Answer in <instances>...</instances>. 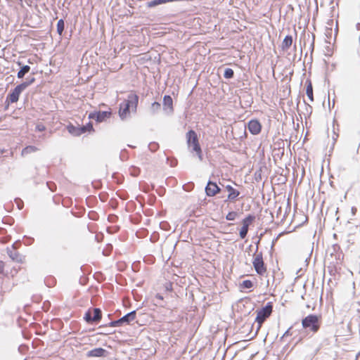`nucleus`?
Masks as SVG:
<instances>
[{
  "label": "nucleus",
  "instance_id": "19",
  "mask_svg": "<svg viewBox=\"0 0 360 360\" xmlns=\"http://www.w3.org/2000/svg\"><path fill=\"white\" fill-rule=\"evenodd\" d=\"M306 94L311 101H314L313 87L309 79L306 81Z\"/></svg>",
  "mask_w": 360,
  "mask_h": 360
},
{
  "label": "nucleus",
  "instance_id": "23",
  "mask_svg": "<svg viewBox=\"0 0 360 360\" xmlns=\"http://www.w3.org/2000/svg\"><path fill=\"white\" fill-rule=\"evenodd\" d=\"M160 108H161V105L160 103L153 102L151 104L150 110L151 113L154 115V114H156L157 112H158L160 111Z\"/></svg>",
  "mask_w": 360,
  "mask_h": 360
},
{
  "label": "nucleus",
  "instance_id": "29",
  "mask_svg": "<svg viewBox=\"0 0 360 360\" xmlns=\"http://www.w3.org/2000/svg\"><path fill=\"white\" fill-rule=\"evenodd\" d=\"M237 216H238V214H237L236 212L231 211V212H229L226 214V219L228 220V221H233V220L236 219Z\"/></svg>",
  "mask_w": 360,
  "mask_h": 360
},
{
  "label": "nucleus",
  "instance_id": "5",
  "mask_svg": "<svg viewBox=\"0 0 360 360\" xmlns=\"http://www.w3.org/2000/svg\"><path fill=\"white\" fill-rule=\"evenodd\" d=\"M273 311V304L271 302H267L266 304L257 311V316L255 322L257 323V330L259 329L262 324L270 316Z\"/></svg>",
  "mask_w": 360,
  "mask_h": 360
},
{
  "label": "nucleus",
  "instance_id": "16",
  "mask_svg": "<svg viewBox=\"0 0 360 360\" xmlns=\"http://www.w3.org/2000/svg\"><path fill=\"white\" fill-rule=\"evenodd\" d=\"M17 64L20 68V70L18 72L17 77L18 79H22L25 75L30 72V67L27 65H22L21 62H18Z\"/></svg>",
  "mask_w": 360,
  "mask_h": 360
},
{
  "label": "nucleus",
  "instance_id": "13",
  "mask_svg": "<svg viewBox=\"0 0 360 360\" xmlns=\"http://www.w3.org/2000/svg\"><path fill=\"white\" fill-rule=\"evenodd\" d=\"M7 254L13 262L18 263H22L23 262V257L16 251L14 244L11 248H7Z\"/></svg>",
  "mask_w": 360,
  "mask_h": 360
},
{
  "label": "nucleus",
  "instance_id": "47",
  "mask_svg": "<svg viewBox=\"0 0 360 360\" xmlns=\"http://www.w3.org/2000/svg\"><path fill=\"white\" fill-rule=\"evenodd\" d=\"M311 46V49L313 50L314 49V41L312 42Z\"/></svg>",
  "mask_w": 360,
  "mask_h": 360
},
{
  "label": "nucleus",
  "instance_id": "37",
  "mask_svg": "<svg viewBox=\"0 0 360 360\" xmlns=\"http://www.w3.org/2000/svg\"><path fill=\"white\" fill-rule=\"evenodd\" d=\"M140 172L139 169L137 168H133V172H131V174L134 176H138Z\"/></svg>",
  "mask_w": 360,
  "mask_h": 360
},
{
  "label": "nucleus",
  "instance_id": "41",
  "mask_svg": "<svg viewBox=\"0 0 360 360\" xmlns=\"http://www.w3.org/2000/svg\"><path fill=\"white\" fill-rule=\"evenodd\" d=\"M155 299L156 300H158L160 301H162L163 300V296L159 293L156 294L155 295Z\"/></svg>",
  "mask_w": 360,
  "mask_h": 360
},
{
  "label": "nucleus",
  "instance_id": "10",
  "mask_svg": "<svg viewBox=\"0 0 360 360\" xmlns=\"http://www.w3.org/2000/svg\"><path fill=\"white\" fill-rule=\"evenodd\" d=\"M248 129L252 135H257L261 132L262 124L258 120H250L248 123Z\"/></svg>",
  "mask_w": 360,
  "mask_h": 360
},
{
  "label": "nucleus",
  "instance_id": "27",
  "mask_svg": "<svg viewBox=\"0 0 360 360\" xmlns=\"http://www.w3.org/2000/svg\"><path fill=\"white\" fill-rule=\"evenodd\" d=\"M81 128H83L84 133L91 132V131H94V127H93V124L91 122H89L85 125H82L81 127Z\"/></svg>",
  "mask_w": 360,
  "mask_h": 360
},
{
  "label": "nucleus",
  "instance_id": "22",
  "mask_svg": "<svg viewBox=\"0 0 360 360\" xmlns=\"http://www.w3.org/2000/svg\"><path fill=\"white\" fill-rule=\"evenodd\" d=\"M65 29V22L63 19H60L57 22V33L62 36Z\"/></svg>",
  "mask_w": 360,
  "mask_h": 360
},
{
  "label": "nucleus",
  "instance_id": "11",
  "mask_svg": "<svg viewBox=\"0 0 360 360\" xmlns=\"http://www.w3.org/2000/svg\"><path fill=\"white\" fill-rule=\"evenodd\" d=\"M205 190L206 195L209 197L214 196L221 191V188L217 186V184L210 180L208 181Z\"/></svg>",
  "mask_w": 360,
  "mask_h": 360
},
{
  "label": "nucleus",
  "instance_id": "31",
  "mask_svg": "<svg viewBox=\"0 0 360 360\" xmlns=\"http://www.w3.org/2000/svg\"><path fill=\"white\" fill-rule=\"evenodd\" d=\"M159 148V144L157 143V142H150L149 144H148V149L154 153L155 152L156 150H158Z\"/></svg>",
  "mask_w": 360,
  "mask_h": 360
},
{
  "label": "nucleus",
  "instance_id": "40",
  "mask_svg": "<svg viewBox=\"0 0 360 360\" xmlns=\"http://www.w3.org/2000/svg\"><path fill=\"white\" fill-rule=\"evenodd\" d=\"M4 262L0 260V274L4 272Z\"/></svg>",
  "mask_w": 360,
  "mask_h": 360
},
{
  "label": "nucleus",
  "instance_id": "33",
  "mask_svg": "<svg viewBox=\"0 0 360 360\" xmlns=\"http://www.w3.org/2000/svg\"><path fill=\"white\" fill-rule=\"evenodd\" d=\"M167 162L169 164L170 167H174L177 165V160L175 158H173L172 160H169L168 158H167Z\"/></svg>",
  "mask_w": 360,
  "mask_h": 360
},
{
  "label": "nucleus",
  "instance_id": "9",
  "mask_svg": "<svg viewBox=\"0 0 360 360\" xmlns=\"http://www.w3.org/2000/svg\"><path fill=\"white\" fill-rule=\"evenodd\" d=\"M25 89L24 85L20 84L17 85L8 95L6 100L9 101L11 103H16L20 94Z\"/></svg>",
  "mask_w": 360,
  "mask_h": 360
},
{
  "label": "nucleus",
  "instance_id": "28",
  "mask_svg": "<svg viewBox=\"0 0 360 360\" xmlns=\"http://www.w3.org/2000/svg\"><path fill=\"white\" fill-rule=\"evenodd\" d=\"M248 232V227H247L246 225L242 226V227L240 230V232H239L240 238H242V239L245 238L247 236Z\"/></svg>",
  "mask_w": 360,
  "mask_h": 360
},
{
  "label": "nucleus",
  "instance_id": "18",
  "mask_svg": "<svg viewBox=\"0 0 360 360\" xmlns=\"http://www.w3.org/2000/svg\"><path fill=\"white\" fill-rule=\"evenodd\" d=\"M292 37L291 35L285 36L281 44L282 49L283 51L288 50L292 46Z\"/></svg>",
  "mask_w": 360,
  "mask_h": 360
},
{
  "label": "nucleus",
  "instance_id": "1",
  "mask_svg": "<svg viewBox=\"0 0 360 360\" xmlns=\"http://www.w3.org/2000/svg\"><path fill=\"white\" fill-rule=\"evenodd\" d=\"M139 103V96L134 93L128 95L127 98L120 104L119 116L122 120L130 117V110L136 112Z\"/></svg>",
  "mask_w": 360,
  "mask_h": 360
},
{
  "label": "nucleus",
  "instance_id": "44",
  "mask_svg": "<svg viewBox=\"0 0 360 360\" xmlns=\"http://www.w3.org/2000/svg\"><path fill=\"white\" fill-rule=\"evenodd\" d=\"M111 217H114V218H115V217H116V216H115V215H109V216H108V220H111V219H110V218H111Z\"/></svg>",
  "mask_w": 360,
  "mask_h": 360
},
{
  "label": "nucleus",
  "instance_id": "39",
  "mask_svg": "<svg viewBox=\"0 0 360 360\" xmlns=\"http://www.w3.org/2000/svg\"><path fill=\"white\" fill-rule=\"evenodd\" d=\"M333 252H336L340 250V247L338 244H335L333 245Z\"/></svg>",
  "mask_w": 360,
  "mask_h": 360
},
{
  "label": "nucleus",
  "instance_id": "38",
  "mask_svg": "<svg viewBox=\"0 0 360 360\" xmlns=\"http://www.w3.org/2000/svg\"><path fill=\"white\" fill-rule=\"evenodd\" d=\"M332 33V28H327L326 31V35L327 37H330Z\"/></svg>",
  "mask_w": 360,
  "mask_h": 360
},
{
  "label": "nucleus",
  "instance_id": "30",
  "mask_svg": "<svg viewBox=\"0 0 360 360\" xmlns=\"http://www.w3.org/2000/svg\"><path fill=\"white\" fill-rule=\"evenodd\" d=\"M35 81V78L34 77H28L26 79V81L22 82L21 84L24 85V87L26 89L30 85L33 84Z\"/></svg>",
  "mask_w": 360,
  "mask_h": 360
},
{
  "label": "nucleus",
  "instance_id": "26",
  "mask_svg": "<svg viewBox=\"0 0 360 360\" xmlns=\"http://www.w3.org/2000/svg\"><path fill=\"white\" fill-rule=\"evenodd\" d=\"M254 285L253 284V282L250 280H245L242 282V283L240 284V288H247V289H250L251 288H252Z\"/></svg>",
  "mask_w": 360,
  "mask_h": 360
},
{
  "label": "nucleus",
  "instance_id": "3",
  "mask_svg": "<svg viewBox=\"0 0 360 360\" xmlns=\"http://www.w3.org/2000/svg\"><path fill=\"white\" fill-rule=\"evenodd\" d=\"M186 139L188 146L192 147L193 151L196 153L199 160H202V150L196 132L193 129L189 130L186 133Z\"/></svg>",
  "mask_w": 360,
  "mask_h": 360
},
{
  "label": "nucleus",
  "instance_id": "4",
  "mask_svg": "<svg viewBox=\"0 0 360 360\" xmlns=\"http://www.w3.org/2000/svg\"><path fill=\"white\" fill-rule=\"evenodd\" d=\"M136 316V311L135 310L131 311L127 313V314H125L124 316H123L122 317L120 318L117 320L112 321L105 326H99V328H104L106 326L120 327V326H122L124 325L130 324V323L131 321L135 320Z\"/></svg>",
  "mask_w": 360,
  "mask_h": 360
},
{
  "label": "nucleus",
  "instance_id": "21",
  "mask_svg": "<svg viewBox=\"0 0 360 360\" xmlns=\"http://www.w3.org/2000/svg\"><path fill=\"white\" fill-rule=\"evenodd\" d=\"M255 219V217L254 215L248 214L245 218L243 219V226L246 225V226L249 228V226L254 221Z\"/></svg>",
  "mask_w": 360,
  "mask_h": 360
},
{
  "label": "nucleus",
  "instance_id": "48",
  "mask_svg": "<svg viewBox=\"0 0 360 360\" xmlns=\"http://www.w3.org/2000/svg\"><path fill=\"white\" fill-rule=\"evenodd\" d=\"M93 220H96L95 219V216H93V217L91 218Z\"/></svg>",
  "mask_w": 360,
  "mask_h": 360
},
{
  "label": "nucleus",
  "instance_id": "8",
  "mask_svg": "<svg viewBox=\"0 0 360 360\" xmlns=\"http://www.w3.org/2000/svg\"><path fill=\"white\" fill-rule=\"evenodd\" d=\"M254 269L259 275H264L266 271V267L263 260L262 252L255 254L252 261Z\"/></svg>",
  "mask_w": 360,
  "mask_h": 360
},
{
  "label": "nucleus",
  "instance_id": "17",
  "mask_svg": "<svg viewBox=\"0 0 360 360\" xmlns=\"http://www.w3.org/2000/svg\"><path fill=\"white\" fill-rule=\"evenodd\" d=\"M67 129L70 134L75 136H78L84 134L83 128H81V127H75L71 124L67 126Z\"/></svg>",
  "mask_w": 360,
  "mask_h": 360
},
{
  "label": "nucleus",
  "instance_id": "2",
  "mask_svg": "<svg viewBox=\"0 0 360 360\" xmlns=\"http://www.w3.org/2000/svg\"><path fill=\"white\" fill-rule=\"evenodd\" d=\"M321 317L316 314H311L302 320V326L307 330L313 333H317L321 327Z\"/></svg>",
  "mask_w": 360,
  "mask_h": 360
},
{
  "label": "nucleus",
  "instance_id": "14",
  "mask_svg": "<svg viewBox=\"0 0 360 360\" xmlns=\"http://www.w3.org/2000/svg\"><path fill=\"white\" fill-rule=\"evenodd\" d=\"M163 110L168 115L174 111L173 100L169 95H165L163 97Z\"/></svg>",
  "mask_w": 360,
  "mask_h": 360
},
{
  "label": "nucleus",
  "instance_id": "34",
  "mask_svg": "<svg viewBox=\"0 0 360 360\" xmlns=\"http://www.w3.org/2000/svg\"><path fill=\"white\" fill-rule=\"evenodd\" d=\"M15 203H16V205L18 206V208L19 210H22L23 208L24 204H23V202H22V200L21 199L15 198Z\"/></svg>",
  "mask_w": 360,
  "mask_h": 360
},
{
  "label": "nucleus",
  "instance_id": "15",
  "mask_svg": "<svg viewBox=\"0 0 360 360\" xmlns=\"http://www.w3.org/2000/svg\"><path fill=\"white\" fill-rule=\"evenodd\" d=\"M225 188L229 192L228 195V200L233 201L235 200L240 194V191L235 189L231 185H226L225 186Z\"/></svg>",
  "mask_w": 360,
  "mask_h": 360
},
{
  "label": "nucleus",
  "instance_id": "12",
  "mask_svg": "<svg viewBox=\"0 0 360 360\" xmlns=\"http://www.w3.org/2000/svg\"><path fill=\"white\" fill-rule=\"evenodd\" d=\"M109 352L102 348V347H97L94 348L93 349H91L87 352L86 356L90 357H106L108 356Z\"/></svg>",
  "mask_w": 360,
  "mask_h": 360
},
{
  "label": "nucleus",
  "instance_id": "50",
  "mask_svg": "<svg viewBox=\"0 0 360 360\" xmlns=\"http://www.w3.org/2000/svg\"><path fill=\"white\" fill-rule=\"evenodd\" d=\"M172 288H169V287H167V290H171Z\"/></svg>",
  "mask_w": 360,
  "mask_h": 360
},
{
  "label": "nucleus",
  "instance_id": "45",
  "mask_svg": "<svg viewBox=\"0 0 360 360\" xmlns=\"http://www.w3.org/2000/svg\"><path fill=\"white\" fill-rule=\"evenodd\" d=\"M338 32V25H336V28H335V35H337Z\"/></svg>",
  "mask_w": 360,
  "mask_h": 360
},
{
  "label": "nucleus",
  "instance_id": "46",
  "mask_svg": "<svg viewBox=\"0 0 360 360\" xmlns=\"http://www.w3.org/2000/svg\"><path fill=\"white\" fill-rule=\"evenodd\" d=\"M333 20H331L330 22H328V24L330 25H333Z\"/></svg>",
  "mask_w": 360,
  "mask_h": 360
},
{
  "label": "nucleus",
  "instance_id": "36",
  "mask_svg": "<svg viewBox=\"0 0 360 360\" xmlns=\"http://www.w3.org/2000/svg\"><path fill=\"white\" fill-rule=\"evenodd\" d=\"M291 327L289 328L285 333L283 335V336L281 338V340H282L284 338L287 337V336H289V335H292V333H290V330H291Z\"/></svg>",
  "mask_w": 360,
  "mask_h": 360
},
{
  "label": "nucleus",
  "instance_id": "6",
  "mask_svg": "<svg viewBox=\"0 0 360 360\" xmlns=\"http://www.w3.org/2000/svg\"><path fill=\"white\" fill-rule=\"evenodd\" d=\"M102 319V311L100 308H90L84 314V319L87 323H97Z\"/></svg>",
  "mask_w": 360,
  "mask_h": 360
},
{
  "label": "nucleus",
  "instance_id": "35",
  "mask_svg": "<svg viewBox=\"0 0 360 360\" xmlns=\"http://www.w3.org/2000/svg\"><path fill=\"white\" fill-rule=\"evenodd\" d=\"M46 185L51 191H54L56 188V185L53 182L48 181Z\"/></svg>",
  "mask_w": 360,
  "mask_h": 360
},
{
  "label": "nucleus",
  "instance_id": "49",
  "mask_svg": "<svg viewBox=\"0 0 360 360\" xmlns=\"http://www.w3.org/2000/svg\"><path fill=\"white\" fill-rule=\"evenodd\" d=\"M93 220H96L95 219V216H93V217L91 218Z\"/></svg>",
  "mask_w": 360,
  "mask_h": 360
},
{
  "label": "nucleus",
  "instance_id": "7",
  "mask_svg": "<svg viewBox=\"0 0 360 360\" xmlns=\"http://www.w3.org/2000/svg\"><path fill=\"white\" fill-rule=\"evenodd\" d=\"M111 115L112 111L110 110L105 111L94 110L89 114L88 118L95 120L97 123H101L106 121Z\"/></svg>",
  "mask_w": 360,
  "mask_h": 360
},
{
  "label": "nucleus",
  "instance_id": "32",
  "mask_svg": "<svg viewBox=\"0 0 360 360\" xmlns=\"http://www.w3.org/2000/svg\"><path fill=\"white\" fill-rule=\"evenodd\" d=\"M35 130L38 131H44L46 130V127L42 123H39L36 125Z\"/></svg>",
  "mask_w": 360,
  "mask_h": 360
},
{
  "label": "nucleus",
  "instance_id": "43",
  "mask_svg": "<svg viewBox=\"0 0 360 360\" xmlns=\"http://www.w3.org/2000/svg\"><path fill=\"white\" fill-rule=\"evenodd\" d=\"M175 1V0H164V4L168 3V2H172Z\"/></svg>",
  "mask_w": 360,
  "mask_h": 360
},
{
  "label": "nucleus",
  "instance_id": "42",
  "mask_svg": "<svg viewBox=\"0 0 360 360\" xmlns=\"http://www.w3.org/2000/svg\"><path fill=\"white\" fill-rule=\"evenodd\" d=\"M356 29L357 30H360V22H357V23L356 24Z\"/></svg>",
  "mask_w": 360,
  "mask_h": 360
},
{
  "label": "nucleus",
  "instance_id": "25",
  "mask_svg": "<svg viewBox=\"0 0 360 360\" xmlns=\"http://www.w3.org/2000/svg\"><path fill=\"white\" fill-rule=\"evenodd\" d=\"M234 76V72L231 68H227L224 70V77L226 79H232Z\"/></svg>",
  "mask_w": 360,
  "mask_h": 360
},
{
  "label": "nucleus",
  "instance_id": "20",
  "mask_svg": "<svg viewBox=\"0 0 360 360\" xmlns=\"http://www.w3.org/2000/svg\"><path fill=\"white\" fill-rule=\"evenodd\" d=\"M38 150V148L34 146H27L22 150V155H25L30 153H34Z\"/></svg>",
  "mask_w": 360,
  "mask_h": 360
},
{
  "label": "nucleus",
  "instance_id": "24",
  "mask_svg": "<svg viewBox=\"0 0 360 360\" xmlns=\"http://www.w3.org/2000/svg\"><path fill=\"white\" fill-rule=\"evenodd\" d=\"M163 4L164 0H152L147 2L146 5L148 8H153Z\"/></svg>",
  "mask_w": 360,
  "mask_h": 360
}]
</instances>
